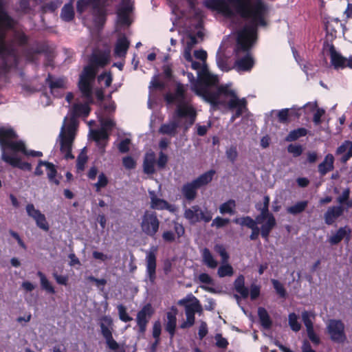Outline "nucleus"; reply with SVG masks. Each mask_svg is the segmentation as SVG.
Listing matches in <instances>:
<instances>
[{"label":"nucleus","instance_id":"63","mask_svg":"<svg viewBox=\"0 0 352 352\" xmlns=\"http://www.w3.org/2000/svg\"><path fill=\"white\" fill-rule=\"evenodd\" d=\"M87 280L91 282H94L96 285L99 288L100 291L104 290V287L107 284V280L104 278H97L93 276H89L87 277Z\"/></svg>","mask_w":352,"mask_h":352},{"label":"nucleus","instance_id":"22","mask_svg":"<svg viewBox=\"0 0 352 352\" xmlns=\"http://www.w3.org/2000/svg\"><path fill=\"white\" fill-rule=\"evenodd\" d=\"M60 151L66 160H72L74 158L72 153V145L75 140L74 138L67 136L64 133L60 132Z\"/></svg>","mask_w":352,"mask_h":352},{"label":"nucleus","instance_id":"43","mask_svg":"<svg viewBox=\"0 0 352 352\" xmlns=\"http://www.w3.org/2000/svg\"><path fill=\"white\" fill-rule=\"evenodd\" d=\"M236 203L233 199L223 203L219 206V212L221 214H234L235 213Z\"/></svg>","mask_w":352,"mask_h":352},{"label":"nucleus","instance_id":"6","mask_svg":"<svg viewBox=\"0 0 352 352\" xmlns=\"http://www.w3.org/2000/svg\"><path fill=\"white\" fill-rule=\"evenodd\" d=\"M177 304L185 307V314L186 316V320L180 324V328L188 329L191 327L195 323V313L202 311V307L199 300L192 294H190L187 298L179 300Z\"/></svg>","mask_w":352,"mask_h":352},{"label":"nucleus","instance_id":"11","mask_svg":"<svg viewBox=\"0 0 352 352\" xmlns=\"http://www.w3.org/2000/svg\"><path fill=\"white\" fill-rule=\"evenodd\" d=\"M184 217L190 224L200 221L208 223L212 219V213L206 208L203 210L199 206L195 205L185 210Z\"/></svg>","mask_w":352,"mask_h":352},{"label":"nucleus","instance_id":"17","mask_svg":"<svg viewBox=\"0 0 352 352\" xmlns=\"http://www.w3.org/2000/svg\"><path fill=\"white\" fill-rule=\"evenodd\" d=\"M212 177H197L192 183L187 184L182 188L185 198L189 201L193 200L197 195V188L212 181Z\"/></svg>","mask_w":352,"mask_h":352},{"label":"nucleus","instance_id":"1","mask_svg":"<svg viewBox=\"0 0 352 352\" xmlns=\"http://www.w3.org/2000/svg\"><path fill=\"white\" fill-rule=\"evenodd\" d=\"M236 9V12L243 19L249 21L236 32V45L234 50L236 59L234 67L238 72L250 71L254 60L250 53L258 40V28L267 27L268 7L262 1L252 3L251 0H229Z\"/></svg>","mask_w":352,"mask_h":352},{"label":"nucleus","instance_id":"57","mask_svg":"<svg viewBox=\"0 0 352 352\" xmlns=\"http://www.w3.org/2000/svg\"><path fill=\"white\" fill-rule=\"evenodd\" d=\"M118 310L119 314L120 319L124 322H130L133 318L128 314L126 307L123 305H119L118 306Z\"/></svg>","mask_w":352,"mask_h":352},{"label":"nucleus","instance_id":"42","mask_svg":"<svg viewBox=\"0 0 352 352\" xmlns=\"http://www.w3.org/2000/svg\"><path fill=\"white\" fill-rule=\"evenodd\" d=\"M36 275L40 278V283L41 288L46 291L47 293L54 294L56 293L54 287L52 285L50 282L47 278L46 276L41 271L37 272Z\"/></svg>","mask_w":352,"mask_h":352},{"label":"nucleus","instance_id":"54","mask_svg":"<svg viewBox=\"0 0 352 352\" xmlns=\"http://www.w3.org/2000/svg\"><path fill=\"white\" fill-rule=\"evenodd\" d=\"M233 272V268L229 264L221 265L217 272L219 277L230 276Z\"/></svg>","mask_w":352,"mask_h":352},{"label":"nucleus","instance_id":"33","mask_svg":"<svg viewBox=\"0 0 352 352\" xmlns=\"http://www.w3.org/2000/svg\"><path fill=\"white\" fill-rule=\"evenodd\" d=\"M344 153L341 157V162L346 163L352 157V142L349 140L344 141L337 148L336 155Z\"/></svg>","mask_w":352,"mask_h":352},{"label":"nucleus","instance_id":"38","mask_svg":"<svg viewBox=\"0 0 352 352\" xmlns=\"http://www.w3.org/2000/svg\"><path fill=\"white\" fill-rule=\"evenodd\" d=\"M258 316L260 323L263 328L269 329L272 325V321L267 311V310L262 307L258 308Z\"/></svg>","mask_w":352,"mask_h":352},{"label":"nucleus","instance_id":"41","mask_svg":"<svg viewBox=\"0 0 352 352\" xmlns=\"http://www.w3.org/2000/svg\"><path fill=\"white\" fill-rule=\"evenodd\" d=\"M74 10L72 2L64 5L61 10L60 17L67 22L71 21L74 18Z\"/></svg>","mask_w":352,"mask_h":352},{"label":"nucleus","instance_id":"50","mask_svg":"<svg viewBox=\"0 0 352 352\" xmlns=\"http://www.w3.org/2000/svg\"><path fill=\"white\" fill-rule=\"evenodd\" d=\"M277 118L278 122L281 124H288L290 122L289 108H285L279 110L277 112Z\"/></svg>","mask_w":352,"mask_h":352},{"label":"nucleus","instance_id":"5","mask_svg":"<svg viewBox=\"0 0 352 352\" xmlns=\"http://www.w3.org/2000/svg\"><path fill=\"white\" fill-rule=\"evenodd\" d=\"M98 324L100 333L105 340L107 347L113 352H126L123 346H121L113 337V322L110 316H103L99 318Z\"/></svg>","mask_w":352,"mask_h":352},{"label":"nucleus","instance_id":"28","mask_svg":"<svg viewBox=\"0 0 352 352\" xmlns=\"http://www.w3.org/2000/svg\"><path fill=\"white\" fill-rule=\"evenodd\" d=\"M67 120V117L64 118V123L61 128L60 132L64 133L65 135L74 138L76 137V132L78 127V121L76 118L70 115L69 122L66 124L65 122Z\"/></svg>","mask_w":352,"mask_h":352},{"label":"nucleus","instance_id":"20","mask_svg":"<svg viewBox=\"0 0 352 352\" xmlns=\"http://www.w3.org/2000/svg\"><path fill=\"white\" fill-rule=\"evenodd\" d=\"M2 160L14 168H18L23 170L31 171L32 165L30 163L23 161L17 157L15 153L12 155L2 152Z\"/></svg>","mask_w":352,"mask_h":352},{"label":"nucleus","instance_id":"49","mask_svg":"<svg viewBox=\"0 0 352 352\" xmlns=\"http://www.w3.org/2000/svg\"><path fill=\"white\" fill-rule=\"evenodd\" d=\"M92 138L96 142H99L101 140L108 141L109 134L106 129L102 128L100 130L94 131L92 133Z\"/></svg>","mask_w":352,"mask_h":352},{"label":"nucleus","instance_id":"3","mask_svg":"<svg viewBox=\"0 0 352 352\" xmlns=\"http://www.w3.org/2000/svg\"><path fill=\"white\" fill-rule=\"evenodd\" d=\"M191 99L185 85L177 82V129L184 133L194 124L197 115L195 108L188 104Z\"/></svg>","mask_w":352,"mask_h":352},{"label":"nucleus","instance_id":"25","mask_svg":"<svg viewBox=\"0 0 352 352\" xmlns=\"http://www.w3.org/2000/svg\"><path fill=\"white\" fill-rule=\"evenodd\" d=\"M344 208L342 206L329 207L324 214V222L327 225H332L336 220L342 216Z\"/></svg>","mask_w":352,"mask_h":352},{"label":"nucleus","instance_id":"18","mask_svg":"<svg viewBox=\"0 0 352 352\" xmlns=\"http://www.w3.org/2000/svg\"><path fill=\"white\" fill-rule=\"evenodd\" d=\"M85 100L83 103H74L72 105L70 115L77 118L78 117L82 116L84 118H87L89 116L91 109L90 107V104H94V99L93 94H90L89 98H82Z\"/></svg>","mask_w":352,"mask_h":352},{"label":"nucleus","instance_id":"37","mask_svg":"<svg viewBox=\"0 0 352 352\" xmlns=\"http://www.w3.org/2000/svg\"><path fill=\"white\" fill-rule=\"evenodd\" d=\"M334 157L332 154L329 153L324 160L318 165V171L322 175H325L329 171L333 169Z\"/></svg>","mask_w":352,"mask_h":352},{"label":"nucleus","instance_id":"10","mask_svg":"<svg viewBox=\"0 0 352 352\" xmlns=\"http://www.w3.org/2000/svg\"><path fill=\"white\" fill-rule=\"evenodd\" d=\"M219 82L217 76L211 74L206 65H203L201 69L198 72L197 80L192 87V91H196L197 89H208L214 87Z\"/></svg>","mask_w":352,"mask_h":352},{"label":"nucleus","instance_id":"30","mask_svg":"<svg viewBox=\"0 0 352 352\" xmlns=\"http://www.w3.org/2000/svg\"><path fill=\"white\" fill-rule=\"evenodd\" d=\"M227 106L230 110L236 109V116L240 117L247 108V100L245 98L241 99H230L228 101Z\"/></svg>","mask_w":352,"mask_h":352},{"label":"nucleus","instance_id":"35","mask_svg":"<svg viewBox=\"0 0 352 352\" xmlns=\"http://www.w3.org/2000/svg\"><path fill=\"white\" fill-rule=\"evenodd\" d=\"M234 290L241 295L243 298H247L249 296V289L245 285V277L240 274L234 282Z\"/></svg>","mask_w":352,"mask_h":352},{"label":"nucleus","instance_id":"23","mask_svg":"<svg viewBox=\"0 0 352 352\" xmlns=\"http://www.w3.org/2000/svg\"><path fill=\"white\" fill-rule=\"evenodd\" d=\"M156 249L150 251L146 256V274L149 281L154 283L156 279Z\"/></svg>","mask_w":352,"mask_h":352},{"label":"nucleus","instance_id":"48","mask_svg":"<svg viewBox=\"0 0 352 352\" xmlns=\"http://www.w3.org/2000/svg\"><path fill=\"white\" fill-rule=\"evenodd\" d=\"M298 316L295 313H291L288 316V322L291 329L298 332L301 329V324L298 320Z\"/></svg>","mask_w":352,"mask_h":352},{"label":"nucleus","instance_id":"53","mask_svg":"<svg viewBox=\"0 0 352 352\" xmlns=\"http://www.w3.org/2000/svg\"><path fill=\"white\" fill-rule=\"evenodd\" d=\"M271 282L277 294L281 298H285L287 296V292L283 285L276 279H272Z\"/></svg>","mask_w":352,"mask_h":352},{"label":"nucleus","instance_id":"19","mask_svg":"<svg viewBox=\"0 0 352 352\" xmlns=\"http://www.w3.org/2000/svg\"><path fill=\"white\" fill-rule=\"evenodd\" d=\"M323 51L328 52L330 55L331 64L335 68L347 67L346 62L347 63L348 60L336 51L333 43L325 41L323 45Z\"/></svg>","mask_w":352,"mask_h":352},{"label":"nucleus","instance_id":"62","mask_svg":"<svg viewBox=\"0 0 352 352\" xmlns=\"http://www.w3.org/2000/svg\"><path fill=\"white\" fill-rule=\"evenodd\" d=\"M26 212L28 215L32 217L34 220L41 213L39 210L35 209L33 204H28L26 206Z\"/></svg>","mask_w":352,"mask_h":352},{"label":"nucleus","instance_id":"40","mask_svg":"<svg viewBox=\"0 0 352 352\" xmlns=\"http://www.w3.org/2000/svg\"><path fill=\"white\" fill-rule=\"evenodd\" d=\"M171 310L173 313L168 312L167 314L168 322L166 326V330L170 334L171 337L173 336L176 329V308L172 306Z\"/></svg>","mask_w":352,"mask_h":352},{"label":"nucleus","instance_id":"55","mask_svg":"<svg viewBox=\"0 0 352 352\" xmlns=\"http://www.w3.org/2000/svg\"><path fill=\"white\" fill-rule=\"evenodd\" d=\"M288 153L292 154L294 157H299L303 152L302 146L300 144H290L287 146Z\"/></svg>","mask_w":352,"mask_h":352},{"label":"nucleus","instance_id":"16","mask_svg":"<svg viewBox=\"0 0 352 352\" xmlns=\"http://www.w3.org/2000/svg\"><path fill=\"white\" fill-rule=\"evenodd\" d=\"M154 314V310L150 303L145 305L137 314L136 322L138 333L144 334L146 332L150 318Z\"/></svg>","mask_w":352,"mask_h":352},{"label":"nucleus","instance_id":"47","mask_svg":"<svg viewBox=\"0 0 352 352\" xmlns=\"http://www.w3.org/2000/svg\"><path fill=\"white\" fill-rule=\"evenodd\" d=\"M87 155L84 151H82L79 153L76 160L77 173L79 174L85 170V164L87 162Z\"/></svg>","mask_w":352,"mask_h":352},{"label":"nucleus","instance_id":"24","mask_svg":"<svg viewBox=\"0 0 352 352\" xmlns=\"http://www.w3.org/2000/svg\"><path fill=\"white\" fill-rule=\"evenodd\" d=\"M196 95L201 96L206 101L209 102L214 110L218 109V104H219L218 100L219 94L218 92H212L208 89H197L194 91Z\"/></svg>","mask_w":352,"mask_h":352},{"label":"nucleus","instance_id":"61","mask_svg":"<svg viewBox=\"0 0 352 352\" xmlns=\"http://www.w3.org/2000/svg\"><path fill=\"white\" fill-rule=\"evenodd\" d=\"M168 162V156L163 152L160 151L159 158L156 160V165L159 169H163Z\"/></svg>","mask_w":352,"mask_h":352},{"label":"nucleus","instance_id":"9","mask_svg":"<svg viewBox=\"0 0 352 352\" xmlns=\"http://www.w3.org/2000/svg\"><path fill=\"white\" fill-rule=\"evenodd\" d=\"M17 138L14 130L12 128L0 127V146L3 152L6 149H10L14 152H18L19 150L24 148V142L23 141H13Z\"/></svg>","mask_w":352,"mask_h":352},{"label":"nucleus","instance_id":"32","mask_svg":"<svg viewBox=\"0 0 352 352\" xmlns=\"http://www.w3.org/2000/svg\"><path fill=\"white\" fill-rule=\"evenodd\" d=\"M129 45L130 43L126 37L118 38L114 48V56L118 58H125Z\"/></svg>","mask_w":352,"mask_h":352},{"label":"nucleus","instance_id":"21","mask_svg":"<svg viewBox=\"0 0 352 352\" xmlns=\"http://www.w3.org/2000/svg\"><path fill=\"white\" fill-rule=\"evenodd\" d=\"M149 197L151 199L150 208L153 210H167L170 212H174L175 208L174 206L170 204L166 200L159 198L155 192L153 190H149Z\"/></svg>","mask_w":352,"mask_h":352},{"label":"nucleus","instance_id":"51","mask_svg":"<svg viewBox=\"0 0 352 352\" xmlns=\"http://www.w3.org/2000/svg\"><path fill=\"white\" fill-rule=\"evenodd\" d=\"M311 316L314 318V314L310 313L307 311H304L302 312V320L305 326L306 327L307 331L314 329V323L311 319Z\"/></svg>","mask_w":352,"mask_h":352},{"label":"nucleus","instance_id":"44","mask_svg":"<svg viewBox=\"0 0 352 352\" xmlns=\"http://www.w3.org/2000/svg\"><path fill=\"white\" fill-rule=\"evenodd\" d=\"M202 256L204 263L210 268L214 269L217 266V261L214 258L209 249L206 248L204 249Z\"/></svg>","mask_w":352,"mask_h":352},{"label":"nucleus","instance_id":"56","mask_svg":"<svg viewBox=\"0 0 352 352\" xmlns=\"http://www.w3.org/2000/svg\"><path fill=\"white\" fill-rule=\"evenodd\" d=\"M36 221V226L41 229L48 231L49 230V224L46 220L45 216L41 213L37 217L34 219Z\"/></svg>","mask_w":352,"mask_h":352},{"label":"nucleus","instance_id":"45","mask_svg":"<svg viewBox=\"0 0 352 352\" xmlns=\"http://www.w3.org/2000/svg\"><path fill=\"white\" fill-rule=\"evenodd\" d=\"M233 222L236 224H239L241 226H245L248 228H253L254 226L258 224L257 221L253 219L249 216L243 217L241 218H236L233 220Z\"/></svg>","mask_w":352,"mask_h":352},{"label":"nucleus","instance_id":"46","mask_svg":"<svg viewBox=\"0 0 352 352\" xmlns=\"http://www.w3.org/2000/svg\"><path fill=\"white\" fill-rule=\"evenodd\" d=\"M308 202L307 201H298L294 205L287 208V211L288 213L296 215L303 212L307 208Z\"/></svg>","mask_w":352,"mask_h":352},{"label":"nucleus","instance_id":"64","mask_svg":"<svg viewBox=\"0 0 352 352\" xmlns=\"http://www.w3.org/2000/svg\"><path fill=\"white\" fill-rule=\"evenodd\" d=\"M162 327L160 321H156L153 327V336L156 340V344L159 343Z\"/></svg>","mask_w":352,"mask_h":352},{"label":"nucleus","instance_id":"15","mask_svg":"<svg viewBox=\"0 0 352 352\" xmlns=\"http://www.w3.org/2000/svg\"><path fill=\"white\" fill-rule=\"evenodd\" d=\"M203 3L204 6L208 9L212 11H217L224 16L229 17H231L234 15V12L230 5L232 6L236 10L235 8L229 1V0H205Z\"/></svg>","mask_w":352,"mask_h":352},{"label":"nucleus","instance_id":"31","mask_svg":"<svg viewBox=\"0 0 352 352\" xmlns=\"http://www.w3.org/2000/svg\"><path fill=\"white\" fill-rule=\"evenodd\" d=\"M43 168H45L47 176H56L57 170L56 166L51 162L39 160L35 169V175H41L44 173Z\"/></svg>","mask_w":352,"mask_h":352},{"label":"nucleus","instance_id":"8","mask_svg":"<svg viewBox=\"0 0 352 352\" xmlns=\"http://www.w3.org/2000/svg\"><path fill=\"white\" fill-rule=\"evenodd\" d=\"M256 208L261 213L256 217L258 224H262L261 228V235L265 240L268 239L272 229L276 226V221L273 214L270 212L269 209L261 208V203L256 204Z\"/></svg>","mask_w":352,"mask_h":352},{"label":"nucleus","instance_id":"52","mask_svg":"<svg viewBox=\"0 0 352 352\" xmlns=\"http://www.w3.org/2000/svg\"><path fill=\"white\" fill-rule=\"evenodd\" d=\"M217 92L220 96L230 97V99H239L235 91L232 89H230L227 87H219L217 89Z\"/></svg>","mask_w":352,"mask_h":352},{"label":"nucleus","instance_id":"34","mask_svg":"<svg viewBox=\"0 0 352 352\" xmlns=\"http://www.w3.org/2000/svg\"><path fill=\"white\" fill-rule=\"evenodd\" d=\"M155 164H156V157L154 152L146 153L144 159L143 167L146 174L150 175L155 172Z\"/></svg>","mask_w":352,"mask_h":352},{"label":"nucleus","instance_id":"60","mask_svg":"<svg viewBox=\"0 0 352 352\" xmlns=\"http://www.w3.org/2000/svg\"><path fill=\"white\" fill-rule=\"evenodd\" d=\"M226 155L227 158L233 163L238 157V153L236 146H232L228 148L226 151Z\"/></svg>","mask_w":352,"mask_h":352},{"label":"nucleus","instance_id":"29","mask_svg":"<svg viewBox=\"0 0 352 352\" xmlns=\"http://www.w3.org/2000/svg\"><path fill=\"white\" fill-rule=\"evenodd\" d=\"M67 120V117L64 118V123L61 128L60 132L64 133L65 135L74 138L76 137V132L78 127V121L76 118L70 115L69 122L66 124L65 122Z\"/></svg>","mask_w":352,"mask_h":352},{"label":"nucleus","instance_id":"26","mask_svg":"<svg viewBox=\"0 0 352 352\" xmlns=\"http://www.w3.org/2000/svg\"><path fill=\"white\" fill-rule=\"evenodd\" d=\"M351 230L347 226L340 227L336 232L335 234L331 236L329 239V242L331 245H337L340 243L342 239H346V242L350 240Z\"/></svg>","mask_w":352,"mask_h":352},{"label":"nucleus","instance_id":"58","mask_svg":"<svg viewBox=\"0 0 352 352\" xmlns=\"http://www.w3.org/2000/svg\"><path fill=\"white\" fill-rule=\"evenodd\" d=\"M122 4V6L118 10L117 14L129 15L133 9L129 0H123Z\"/></svg>","mask_w":352,"mask_h":352},{"label":"nucleus","instance_id":"27","mask_svg":"<svg viewBox=\"0 0 352 352\" xmlns=\"http://www.w3.org/2000/svg\"><path fill=\"white\" fill-rule=\"evenodd\" d=\"M45 82L48 85L51 93L54 94L56 89H65L67 88V80L66 77H60L54 78L51 74H48L47 77L45 80Z\"/></svg>","mask_w":352,"mask_h":352},{"label":"nucleus","instance_id":"13","mask_svg":"<svg viewBox=\"0 0 352 352\" xmlns=\"http://www.w3.org/2000/svg\"><path fill=\"white\" fill-rule=\"evenodd\" d=\"M160 221L155 212L146 210L142 217L141 228L146 235L153 237L157 232Z\"/></svg>","mask_w":352,"mask_h":352},{"label":"nucleus","instance_id":"36","mask_svg":"<svg viewBox=\"0 0 352 352\" xmlns=\"http://www.w3.org/2000/svg\"><path fill=\"white\" fill-rule=\"evenodd\" d=\"M159 133L163 135L175 136L176 134V110L173 112L172 121L170 123L162 124Z\"/></svg>","mask_w":352,"mask_h":352},{"label":"nucleus","instance_id":"12","mask_svg":"<svg viewBox=\"0 0 352 352\" xmlns=\"http://www.w3.org/2000/svg\"><path fill=\"white\" fill-rule=\"evenodd\" d=\"M344 324L340 320L331 319L327 326V331L332 342L342 344L346 340Z\"/></svg>","mask_w":352,"mask_h":352},{"label":"nucleus","instance_id":"59","mask_svg":"<svg viewBox=\"0 0 352 352\" xmlns=\"http://www.w3.org/2000/svg\"><path fill=\"white\" fill-rule=\"evenodd\" d=\"M230 223V219L228 218H223L221 217H217L212 220L211 223L212 227H216L217 228H221L227 226Z\"/></svg>","mask_w":352,"mask_h":352},{"label":"nucleus","instance_id":"14","mask_svg":"<svg viewBox=\"0 0 352 352\" xmlns=\"http://www.w3.org/2000/svg\"><path fill=\"white\" fill-rule=\"evenodd\" d=\"M162 76L165 82L160 81V74H155L154 75L151 80L150 82L149 85V89L150 91L152 90H160L163 91L165 89L166 87V82L170 81L173 76V69H172V65L169 64H164L162 66Z\"/></svg>","mask_w":352,"mask_h":352},{"label":"nucleus","instance_id":"39","mask_svg":"<svg viewBox=\"0 0 352 352\" xmlns=\"http://www.w3.org/2000/svg\"><path fill=\"white\" fill-rule=\"evenodd\" d=\"M308 130L304 127H300L294 130H292L285 137V141L288 142H294L302 137H305L307 135Z\"/></svg>","mask_w":352,"mask_h":352},{"label":"nucleus","instance_id":"2","mask_svg":"<svg viewBox=\"0 0 352 352\" xmlns=\"http://www.w3.org/2000/svg\"><path fill=\"white\" fill-rule=\"evenodd\" d=\"M14 26L12 18L8 15L0 3V70L4 73L10 72L12 68L16 67L19 57L16 50L7 45L6 42L7 30Z\"/></svg>","mask_w":352,"mask_h":352},{"label":"nucleus","instance_id":"7","mask_svg":"<svg viewBox=\"0 0 352 352\" xmlns=\"http://www.w3.org/2000/svg\"><path fill=\"white\" fill-rule=\"evenodd\" d=\"M96 69L91 65L85 66L79 75L77 87L81 98H89L93 94V82L96 76Z\"/></svg>","mask_w":352,"mask_h":352},{"label":"nucleus","instance_id":"4","mask_svg":"<svg viewBox=\"0 0 352 352\" xmlns=\"http://www.w3.org/2000/svg\"><path fill=\"white\" fill-rule=\"evenodd\" d=\"M107 0H77L76 11L78 14H83L90 8L93 23L98 28H102L107 17Z\"/></svg>","mask_w":352,"mask_h":352}]
</instances>
